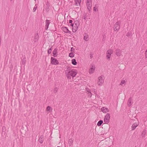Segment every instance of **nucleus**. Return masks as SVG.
Here are the masks:
<instances>
[{
  "mask_svg": "<svg viewBox=\"0 0 147 147\" xmlns=\"http://www.w3.org/2000/svg\"><path fill=\"white\" fill-rule=\"evenodd\" d=\"M65 74L67 78L68 79H70L71 76H72V78L75 77L77 73L75 70H71L69 67H68L65 71Z\"/></svg>",
  "mask_w": 147,
  "mask_h": 147,
  "instance_id": "f257e3e1",
  "label": "nucleus"
},
{
  "mask_svg": "<svg viewBox=\"0 0 147 147\" xmlns=\"http://www.w3.org/2000/svg\"><path fill=\"white\" fill-rule=\"evenodd\" d=\"M86 6L89 12L92 9V2L91 1H90L89 0L86 1Z\"/></svg>",
  "mask_w": 147,
  "mask_h": 147,
  "instance_id": "f03ea898",
  "label": "nucleus"
},
{
  "mask_svg": "<svg viewBox=\"0 0 147 147\" xmlns=\"http://www.w3.org/2000/svg\"><path fill=\"white\" fill-rule=\"evenodd\" d=\"M110 119V114L107 113L105 116L104 119V122L105 123L108 124L109 122Z\"/></svg>",
  "mask_w": 147,
  "mask_h": 147,
  "instance_id": "7ed1b4c3",
  "label": "nucleus"
},
{
  "mask_svg": "<svg viewBox=\"0 0 147 147\" xmlns=\"http://www.w3.org/2000/svg\"><path fill=\"white\" fill-rule=\"evenodd\" d=\"M120 28V23L119 22H116L114 25V28L115 31H118Z\"/></svg>",
  "mask_w": 147,
  "mask_h": 147,
  "instance_id": "20e7f679",
  "label": "nucleus"
},
{
  "mask_svg": "<svg viewBox=\"0 0 147 147\" xmlns=\"http://www.w3.org/2000/svg\"><path fill=\"white\" fill-rule=\"evenodd\" d=\"M51 63L53 65H56L58 64L59 63L58 61L55 58L51 57Z\"/></svg>",
  "mask_w": 147,
  "mask_h": 147,
  "instance_id": "39448f33",
  "label": "nucleus"
},
{
  "mask_svg": "<svg viewBox=\"0 0 147 147\" xmlns=\"http://www.w3.org/2000/svg\"><path fill=\"white\" fill-rule=\"evenodd\" d=\"M98 79V84L99 86H101L104 82L103 78L101 76L99 77Z\"/></svg>",
  "mask_w": 147,
  "mask_h": 147,
  "instance_id": "423d86ee",
  "label": "nucleus"
},
{
  "mask_svg": "<svg viewBox=\"0 0 147 147\" xmlns=\"http://www.w3.org/2000/svg\"><path fill=\"white\" fill-rule=\"evenodd\" d=\"M79 25V24L78 23L76 25H74V27L72 28V31L73 32H75L78 30Z\"/></svg>",
  "mask_w": 147,
  "mask_h": 147,
  "instance_id": "0eeeda50",
  "label": "nucleus"
},
{
  "mask_svg": "<svg viewBox=\"0 0 147 147\" xmlns=\"http://www.w3.org/2000/svg\"><path fill=\"white\" fill-rule=\"evenodd\" d=\"M139 123L138 122H136L134 123L131 126L132 130H134L136 128V127L138 125Z\"/></svg>",
  "mask_w": 147,
  "mask_h": 147,
  "instance_id": "6e6552de",
  "label": "nucleus"
},
{
  "mask_svg": "<svg viewBox=\"0 0 147 147\" xmlns=\"http://www.w3.org/2000/svg\"><path fill=\"white\" fill-rule=\"evenodd\" d=\"M95 70V67L94 65H91V67L90 69L89 70V73L90 74L93 73Z\"/></svg>",
  "mask_w": 147,
  "mask_h": 147,
  "instance_id": "1a4fd4ad",
  "label": "nucleus"
},
{
  "mask_svg": "<svg viewBox=\"0 0 147 147\" xmlns=\"http://www.w3.org/2000/svg\"><path fill=\"white\" fill-rule=\"evenodd\" d=\"M121 50L119 49H116L115 51V54L118 56H121Z\"/></svg>",
  "mask_w": 147,
  "mask_h": 147,
  "instance_id": "9d476101",
  "label": "nucleus"
},
{
  "mask_svg": "<svg viewBox=\"0 0 147 147\" xmlns=\"http://www.w3.org/2000/svg\"><path fill=\"white\" fill-rule=\"evenodd\" d=\"M50 22H49V20H46L45 21V30H47L48 29L49 24H50Z\"/></svg>",
  "mask_w": 147,
  "mask_h": 147,
  "instance_id": "9b49d317",
  "label": "nucleus"
},
{
  "mask_svg": "<svg viewBox=\"0 0 147 147\" xmlns=\"http://www.w3.org/2000/svg\"><path fill=\"white\" fill-rule=\"evenodd\" d=\"M62 28L63 30L65 32L69 33V34H70L71 33V31L69 30L67 27H63Z\"/></svg>",
  "mask_w": 147,
  "mask_h": 147,
  "instance_id": "f8f14e48",
  "label": "nucleus"
},
{
  "mask_svg": "<svg viewBox=\"0 0 147 147\" xmlns=\"http://www.w3.org/2000/svg\"><path fill=\"white\" fill-rule=\"evenodd\" d=\"M57 50L58 49L57 48H55L53 51V56L54 57H56L57 55Z\"/></svg>",
  "mask_w": 147,
  "mask_h": 147,
  "instance_id": "ddd939ff",
  "label": "nucleus"
},
{
  "mask_svg": "<svg viewBox=\"0 0 147 147\" xmlns=\"http://www.w3.org/2000/svg\"><path fill=\"white\" fill-rule=\"evenodd\" d=\"M46 7L45 8V10L46 12H48L49 10V7L50 6L49 3L48 1H47L46 3Z\"/></svg>",
  "mask_w": 147,
  "mask_h": 147,
  "instance_id": "4468645a",
  "label": "nucleus"
},
{
  "mask_svg": "<svg viewBox=\"0 0 147 147\" xmlns=\"http://www.w3.org/2000/svg\"><path fill=\"white\" fill-rule=\"evenodd\" d=\"M101 110L103 113H106L107 112H108L109 110L108 108H106L105 107H102L101 109Z\"/></svg>",
  "mask_w": 147,
  "mask_h": 147,
  "instance_id": "2eb2a0df",
  "label": "nucleus"
},
{
  "mask_svg": "<svg viewBox=\"0 0 147 147\" xmlns=\"http://www.w3.org/2000/svg\"><path fill=\"white\" fill-rule=\"evenodd\" d=\"M132 98L131 97L129 98L128 99V103L127 105L128 107H130L131 106V105H132Z\"/></svg>",
  "mask_w": 147,
  "mask_h": 147,
  "instance_id": "dca6fc26",
  "label": "nucleus"
},
{
  "mask_svg": "<svg viewBox=\"0 0 147 147\" xmlns=\"http://www.w3.org/2000/svg\"><path fill=\"white\" fill-rule=\"evenodd\" d=\"M84 39L86 41H87L88 40L89 38V36L88 34L86 33H84Z\"/></svg>",
  "mask_w": 147,
  "mask_h": 147,
  "instance_id": "f3484780",
  "label": "nucleus"
},
{
  "mask_svg": "<svg viewBox=\"0 0 147 147\" xmlns=\"http://www.w3.org/2000/svg\"><path fill=\"white\" fill-rule=\"evenodd\" d=\"M44 136L43 135H42L40 136V137L39 138L38 140V141L40 143H42L44 140Z\"/></svg>",
  "mask_w": 147,
  "mask_h": 147,
  "instance_id": "a211bd4d",
  "label": "nucleus"
},
{
  "mask_svg": "<svg viewBox=\"0 0 147 147\" xmlns=\"http://www.w3.org/2000/svg\"><path fill=\"white\" fill-rule=\"evenodd\" d=\"M75 5L76 6H78V4L79 6L80 5V3L81 2V0H75Z\"/></svg>",
  "mask_w": 147,
  "mask_h": 147,
  "instance_id": "6ab92c4d",
  "label": "nucleus"
},
{
  "mask_svg": "<svg viewBox=\"0 0 147 147\" xmlns=\"http://www.w3.org/2000/svg\"><path fill=\"white\" fill-rule=\"evenodd\" d=\"M34 41L36 42V41H38V39H39V36L38 35V33H37L34 36Z\"/></svg>",
  "mask_w": 147,
  "mask_h": 147,
  "instance_id": "aec40b11",
  "label": "nucleus"
},
{
  "mask_svg": "<svg viewBox=\"0 0 147 147\" xmlns=\"http://www.w3.org/2000/svg\"><path fill=\"white\" fill-rule=\"evenodd\" d=\"M52 109L51 107L49 106H48L46 108V111H49V112H51V111H52Z\"/></svg>",
  "mask_w": 147,
  "mask_h": 147,
  "instance_id": "412c9836",
  "label": "nucleus"
},
{
  "mask_svg": "<svg viewBox=\"0 0 147 147\" xmlns=\"http://www.w3.org/2000/svg\"><path fill=\"white\" fill-rule=\"evenodd\" d=\"M68 143L69 144V146H71L73 143V140L71 138L69 139V140Z\"/></svg>",
  "mask_w": 147,
  "mask_h": 147,
  "instance_id": "4be33fe9",
  "label": "nucleus"
},
{
  "mask_svg": "<svg viewBox=\"0 0 147 147\" xmlns=\"http://www.w3.org/2000/svg\"><path fill=\"white\" fill-rule=\"evenodd\" d=\"M103 121L102 120H100L98 121L97 123V125L98 126H100L103 123Z\"/></svg>",
  "mask_w": 147,
  "mask_h": 147,
  "instance_id": "5701e85b",
  "label": "nucleus"
},
{
  "mask_svg": "<svg viewBox=\"0 0 147 147\" xmlns=\"http://www.w3.org/2000/svg\"><path fill=\"white\" fill-rule=\"evenodd\" d=\"M71 61H72L71 63H72V64H73L74 65H76L77 64V63L76 60L75 59H73Z\"/></svg>",
  "mask_w": 147,
  "mask_h": 147,
  "instance_id": "b1692460",
  "label": "nucleus"
},
{
  "mask_svg": "<svg viewBox=\"0 0 147 147\" xmlns=\"http://www.w3.org/2000/svg\"><path fill=\"white\" fill-rule=\"evenodd\" d=\"M113 52V51L112 49L109 50L107 51V54H110L111 55Z\"/></svg>",
  "mask_w": 147,
  "mask_h": 147,
  "instance_id": "393cba45",
  "label": "nucleus"
},
{
  "mask_svg": "<svg viewBox=\"0 0 147 147\" xmlns=\"http://www.w3.org/2000/svg\"><path fill=\"white\" fill-rule=\"evenodd\" d=\"M98 8V5L96 4L94 6V7H93V11H98L97 9Z\"/></svg>",
  "mask_w": 147,
  "mask_h": 147,
  "instance_id": "a878e982",
  "label": "nucleus"
},
{
  "mask_svg": "<svg viewBox=\"0 0 147 147\" xmlns=\"http://www.w3.org/2000/svg\"><path fill=\"white\" fill-rule=\"evenodd\" d=\"M69 56L71 57H73L74 56V54L73 53H70L69 54Z\"/></svg>",
  "mask_w": 147,
  "mask_h": 147,
  "instance_id": "bb28decb",
  "label": "nucleus"
},
{
  "mask_svg": "<svg viewBox=\"0 0 147 147\" xmlns=\"http://www.w3.org/2000/svg\"><path fill=\"white\" fill-rule=\"evenodd\" d=\"M26 61L25 58H23L22 61V63L23 65H25L26 63Z\"/></svg>",
  "mask_w": 147,
  "mask_h": 147,
  "instance_id": "cd10ccee",
  "label": "nucleus"
},
{
  "mask_svg": "<svg viewBox=\"0 0 147 147\" xmlns=\"http://www.w3.org/2000/svg\"><path fill=\"white\" fill-rule=\"evenodd\" d=\"M37 7H38V6H37V5L36 4L33 8V12H34L36 11V9L37 8Z\"/></svg>",
  "mask_w": 147,
  "mask_h": 147,
  "instance_id": "c85d7f7f",
  "label": "nucleus"
},
{
  "mask_svg": "<svg viewBox=\"0 0 147 147\" xmlns=\"http://www.w3.org/2000/svg\"><path fill=\"white\" fill-rule=\"evenodd\" d=\"M52 50V47H51L50 49H48V51H47L48 53L49 54H50V53H51V52Z\"/></svg>",
  "mask_w": 147,
  "mask_h": 147,
  "instance_id": "c756f323",
  "label": "nucleus"
},
{
  "mask_svg": "<svg viewBox=\"0 0 147 147\" xmlns=\"http://www.w3.org/2000/svg\"><path fill=\"white\" fill-rule=\"evenodd\" d=\"M107 54V59H110V57H111V55H110V54Z\"/></svg>",
  "mask_w": 147,
  "mask_h": 147,
  "instance_id": "7c9ffc66",
  "label": "nucleus"
},
{
  "mask_svg": "<svg viewBox=\"0 0 147 147\" xmlns=\"http://www.w3.org/2000/svg\"><path fill=\"white\" fill-rule=\"evenodd\" d=\"M125 82V81L124 80H122L121 81V83L120 84V85H122V84H124Z\"/></svg>",
  "mask_w": 147,
  "mask_h": 147,
  "instance_id": "2f4dec72",
  "label": "nucleus"
},
{
  "mask_svg": "<svg viewBox=\"0 0 147 147\" xmlns=\"http://www.w3.org/2000/svg\"><path fill=\"white\" fill-rule=\"evenodd\" d=\"M146 132V130H144V131L142 132V136H144L145 135V134Z\"/></svg>",
  "mask_w": 147,
  "mask_h": 147,
  "instance_id": "473e14b6",
  "label": "nucleus"
},
{
  "mask_svg": "<svg viewBox=\"0 0 147 147\" xmlns=\"http://www.w3.org/2000/svg\"><path fill=\"white\" fill-rule=\"evenodd\" d=\"M58 89L57 88H54V92L55 93H56L57 92Z\"/></svg>",
  "mask_w": 147,
  "mask_h": 147,
  "instance_id": "72a5a7b5",
  "label": "nucleus"
},
{
  "mask_svg": "<svg viewBox=\"0 0 147 147\" xmlns=\"http://www.w3.org/2000/svg\"><path fill=\"white\" fill-rule=\"evenodd\" d=\"M83 18L84 20H86V19L87 16L86 14L83 15Z\"/></svg>",
  "mask_w": 147,
  "mask_h": 147,
  "instance_id": "f704fd0d",
  "label": "nucleus"
},
{
  "mask_svg": "<svg viewBox=\"0 0 147 147\" xmlns=\"http://www.w3.org/2000/svg\"><path fill=\"white\" fill-rule=\"evenodd\" d=\"M88 96H89L90 97H91V96H92V94L91 93V92H89L88 93Z\"/></svg>",
  "mask_w": 147,
  "mask_h": 147,
  "instance_id": "c9c22d12",
  "label": "nucleus"
},
{
  "mask_svg": "<svg viewBox=\"0 0 147 147\" xmlns=\"http://www.w3.org/2000/svg\"><path fill=\"white\" fill-rule=\"evenodd\" d=\"M131 35V33L130 32H128L126 34V36H130Z\"/></svg>",
  "mask_w": 147,
  "mask_h": 147,
  "instance_id": "e433bc0d",
  "label": "nucleus"
},
{
  "mask_svg": "<svg viewBox=\"0 0 147 147\" xmlns=\"http://www.w3.org/2000/svg\"><path fill=\"white\" fill-rule=\"evenodd\" d=\"M86 90L88 92V93L89 92H90V90L88 88H86Z\"/></svg>",
  "mask_w": 147,
  "mask_h": 147,
  "instance_id": "4c0bfd02",
  "label": "nucleus"
},
{
  "mask_svg": "<svg viewBox=\"0 0 147 147\" xmlns=\"http://www.w3.org/2000/svg\"><path fill=\"white\" fill-rule=\"evenodd\" d=\"M78 24H79V22L78 21H76L74 23V25H76V24H77V23Z\"/></svg>",
  "mask_w": 147,
  "mask_h": 147,
  "instance_id": "58836bf2",
  "label": "nucleus"
},
{
  "mask_svg": "<svg viewBox=\"0 0 147 147\" xmlns=\"http://www.w3.org/2000/svg\"><path fill=\"white\" fill-rule=\"evenodd\" d=\"M74 50H75L74 49L73 47H71V51H74Z\"/></svg>",
  "mask_w": 147,
  "mask_h": 147,
  "instance_id": "ea45409f",
  "label": "nucleus"
},
{
  "mask_svg": "<svg viewBox=\"0 0 147 147\" xmlns=\"http://www.w3.org/2000/svg\"><path fill=\"white\" fill-rule=\"evenodd\" d=\"M145 55V57L146 58H147V50L146 51Z\"/></svg>",
  "mask_w": 147,
  "mask_h": 147,
  "instance_id": "a19ab883",
  "label": "nucleus"
},
{
  "mask_svg": "<svg viewBox=\"0 0 147 147\" xmlns=\"http://www.w3.org/2000/svg\"><path fill=\"white\" fill-rule=\"evenodd\" d=\"M90 58H91V59L93 57L92 54L91 53L90 54Z\"/></svg>",
  "mask_w": 147,
  "mask_h": 147,
  "instance_id": "79ce46f5",
  "label": "nucleus"
},
{
  "mask_svg": "<svg viewBox=\"0 0 147 147\" xmlns=\"http://www.w3.org/2000/svg\"><path fill=\"white\" fill-rule=\"evenodd\" d=\"M5 129V127H2V134H3V130L4 129Z\"/></svg>",
  "mask_w": 147,
  "mask_h": 147,
  "instance_id": "37998d69",
  "label": "nucleus"
},
{
  "mask_svg": "<svg viewBox=\"0 0 147 147\" xmlns=\"http://www.w3.org/2000/svg\"><path fill=\"white\" fill-rule=\"evenodd\" d=\"M74 23L73 24L72 23H71V24H70L71 26H72V28H73V27H74Z\"/></svg>",
  "mask_w": 147,
  "mask_h": 147,
  "instance_id": "c03bdc74",
  "label": "nucleus"
},
{
  "mask_svg": "<svg viewBox=\"0 0 147 147\" xmlns=\"http://www.w3.org/2000/svg\"><path fill=\"white\" fill-rule=\"evenodd\" d=\"M72 22H73V21L72 20H70L69 21V22L70 23H71V24L72 23Z\"/></svg>",
  "mask_w": 147,
  "mask_h": 147,
  "instance_id": "a18cd8bd",
  "label": "nucleus"
},
{
  "mask_svg": "<svg viewBox=\"0 0 147 147\" xmlns=\"http://www.w3.org/2000/svg\"><path fill=\"white\" fill-rule=\"evenodd\" d=\"M96 96H97V97H98V98H99V97H100V96H99V95H97V94H96Z\"/></svg>",
  "mask_w": 147,
  "mask_h": 147,
  "instance_id": "49530a36",
  "label": "nucleus"
},
{
  "mask_svg": "<svg viewBox=\"0 0 147 147\" xmlns=\"http://www.w3.org/2000/svg\"><path fill=\"white\" fill-rule=\"evenodd\" d=\"M57 147H60L59 146H57Z\"/></svg>",
  "mask_w": 147,
  "mask_h": 147,
  "instance_id": "de8ad7c7",
  "label": "nucleus"
},
{
  "mask_svg": "<svg viewBox=\"0 0 147 147\" xmlns=\"http://www.w3.org/2000/svg\"><path fill=\"white\" fill-rule=\"evenodd\" d=\"M11 1H12V0H10Z\"/></svg>",
  "mask_w": 147,
  "mask_h": 147,
  "instance_id": "09e8293b",
  "label": "nucleus"
}]
</instances>
